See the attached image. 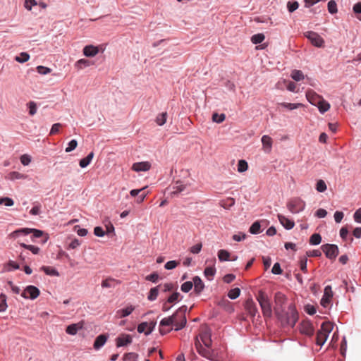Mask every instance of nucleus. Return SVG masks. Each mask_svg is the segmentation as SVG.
Returning <instances> with one entry per match:
<instances>
[{
  "label": "nucleus",
  "mask_w": 361,
  "mask_h": 361,
  "mask_svg": "<svg viewBox=\"0 0 361 361\" xmlns=\"http://www.w3.org/2000/svg\"><path fill=\"white\" fill-rule=\"evenodd\" d=\"M300 331L302 334L312 336L314 332V328L312 323L309 321H302L300 324Z\"/></svg>",
  "instance_id": "11"
},
{
  "label": "nucleus",
  "mask_w": 361,
  "mask_h": 361,
  "mask_svg": "<svg viewBox=\"0 0 361 361\" xmlns=\"http://www.w3.org/2000/svg\"><path fill=\"white\" fill-rule=\"evenodd\" d=\"M132 337L129 334H122L116 339V344L118 348L126 346L132 343Z\"/></svg>",
  "instance_id": "12"
},
{
  "label": "nucleus",
  "mask_w": 361,
  "mask_h": 361,
  "mask_svg": "<svg viewBox=\"0 0 361 361\" xmlns=\"http://www.w3.org/2000/svg\"><path fill=\"white\" fill-rule=\"evenodd\" d=\"M353 10L357 15V18L361 20V2H358L353 6Z\"/></svg>",
  "instance_id": "54"
},
{
  "label": "nucleus",
  "mask_w": 361,
  "mask_h": 361,
  "mask_svg": "<svg viewBox=\"0 0 361 361\" xmlns=\"http://www.w3.org/2000/svg\"><path fill=\"white\" fill-rule=\"evenodd\" d=\"M286 301V297L284 294L281 292L276 293L274 295L275 307L274 310L282 326H290L293 327L295 326L298 319V313L295 309V305L290 304L288 306V313L291 314V317L290 318L283 317L281 311V310H283V305L285 304Z\"/></svg>",
  "instance_id": "1"
},
{
  "label": "nucleus",
  "mask_w": 361,
  "mask_h": 361,
  "mask_svg": "<svg viewBox=\"0 0 361 361\" xmlns=\"http://www.w3.org/2000/svg\"><path fill=\"white\" fill-rule=\"evenodd\" d=\"M167 117V112H162L161 114H159L156 117L155 122L158 126H162L166 123Z\"/></svg>",
  "instance_id": "26"
},
{
  "label": "nucleus",
  "mask_w": 361,
  "mask_h": 361,
  "mask_svg": "<svg viewBox=\"0 0 361 361\" xmlns=\"http://www.w3.org/2000/svg\"><path fill=\"white\" fill-rule=\"evenodd\" d=\"M186 310V306H182L178 310H176V312L172 316L162 319L160 322V326L163 327L173 325V320L178 317L184 321V312H185Z\"/></svg>",
  "instance_id": "5"
},
{
  "label": "nucleus",
  "mask_w": 361,
  "mask_h": 361,
  "mask_svg": "<svg viewBox=\"0 0 361 361\" xmlns=\"http://www.w3.org/2000/svg\"><path fill=\"white\" fill-rule=\"evenodd\" d=\"M180 296V293L178 292L173 293L167 299V302L173 303L178 300L179 297Z\"/></svg>",
  "instance_id": "60"
},
{
  "label": "nucleus",
  "mask_w": 361,
  "mask_h": 361,
  "mask_svg": "<svg viewBox=\"0 0 361 361\" xmlns=\"http://www.w3.org/2000/svg\"><path fill=\"white\" fill-rule=\"evenodd\" d=\"M39 293L40 291L37 287L34 286H28L26 287L21 295L25 298L35 300L39 295Z\"/></svg>",
  "instance_id": "8"
},
{
  "label": "nucleus",
  "mask_w": 361,
  "mask_h": 361,
  "mask_svg": "<svg viewBox=\"0 0 361 361\" xmlns=\"http://www.w3.org/2000/svg\"><path fill=\"white\" fill-rule=\"evenodd\" d=\"M316 106L318 107L319 111L322 114L326 112L330 109L329 103L324 100L323 98L322 99V101H319V104H317Z\"/></svg>",
  "instance_id": "28"
},
{
  "label": "nucleus",
  "mask_w": 361,
  "mask_h": 361,
  "mask_svg": "<svg viewBox=\"0 0 361 361\" xmlns=\"http://www.w3.org/2000/svg\"><path fill=\"white\" fill-rule=\"evenodd\" d=\"M78 145V142L75 140H72L69 142L68 147L66 148V152H70L74 150Z\"/></svg>",
  "instance_id": "58"
},
{
  "label": "nucleus",
  "mask_w": 361,
  "mask_h": 361,
  "mask_svg": "<svg viewBox=\"0 0 361 361\" xmlns=\"http://www.w3.org/2000/svg\"><path fill=\"white\" fill-rule=\"evenodd\" d=\"M322 241V237L318 233L313 234L310 238V243L311 245H319Z\"/></svg>",
  "instance_id": "46"
},
{
  "label": "nucleus",
  "mask_w": 361,
  "mask_h": 361,
  "mask_svg": "<svg viewBox=\"0 0 361 361\" xmlns=\"http://www.w3.org/2000/svg\"><path fill=\"white\" fill-rule=\"evenodd\" d=\"M278 219L282 226L288 230L292 229L295 226V223L293 220L286 217L282 214H278Z\"/></svg>",
  "instance_id": "16"
},
{
  "label": "nucleus",
  "mask_w": 361,
  "mask_h": 361,
  "mask_svg": "<svg viewBox=\"0 0 361 361\" xmlns=\"http://www.w3.org/2000/svg\"><path fill=\"white\" fill-rule=\"evenodd\" d=\"M262 142L264 148L270 150L272 146V139L269 135H263L262 137Z\"/></svg>",
  "instance_id": "34"
},
{
  "label": "nucleus",
  "mask_w": 361,
  "mask_h": 361,
  "mask_svg": "<svg viewBox=\"0 0 361 361\" xmlns=\"http://www.w3.org/2000/svg\"><path fill=\"white\" fill-rule=\"evenodd\" d=\"M245 309L252 317H254L258 312L256 304L252 298H248L245 301Z\"/></svg>",
  "instance_id": "14"
},
{
  "label": "nucleus",
  "mask_w": 361,
  "mask_h": 361,
  "mask_svg": "<svg viewBox=\"0 0 361 361\" xmlns=\"http://www.w3.org/2000/svg\"><path fill=\"white\" fill-rule=\"evenodd\" d=\"M99 53L97 47L87 45L83 48V54L87 57H94Z\"/></svg>",
  "instance_id": "18"
},
{
  "label": "nucleus",
  "mask_w": 361,
  "mask_h": 361,
  "mask_svg": "<svg viewBox=\"0 0 361 361\" xmlns=\"http://www.w3.org/2000/svg\"><path fill=\"white\" fill-rule=\"evenodd\" d=\"M108 339V336L106 334H100L98 336L94 342V348L99 350L102 348Z\"/></svg>",
  "instance_id": "21"
},
{
  "label": "nucleus",
  "mask_w": 361,
  "mask_h": 361,
  "mask_svg": "<svg viewBox=\"0 0 361 361\" xmlns=\"http://www.w3.org/2000/svg\"><path fill=\"white\" fill-rule=\"evenodd\" d=\"M156 323H151L149 324L147 322H142L137 326V331L139 333H145L146 335H149L153 331Z\"/></svg>",
  "instance_id": "15"
},
{
  "label": "nucleus",
  "mask_w": 361,
  "mask_h": 361,
  "mask_svg": "<svg viewBox=\"0 0 361 361\" xmlns=\"http://www.w3.org/2000/svg\"><path fill=\"white\" fill-rule=\"evenodd\" d=\"M226 118V116L224 114H219L217 113H214L212 115V121L217 123H222Z\"/></svg>",
  "instance_id": "47"
},
{
  "label": "nucleus",
  "mask_w": 361,
  "mask_h": 361,
  "mask_svg": "<svg viewBox=\"0 0 361 361\" xmlns=\"http://www.w3.org/2000/svg\"><path fill=\"white\" fill-rule=\"evenodd\" d=\"M192 280L194 290L197 294H200L204 290V284L202 279L197 276H195Z\"/></svg>",
  "instance_id": "20"
},
{
  "label": "nucleus",
  "mask_w": 361,
  "mask_h": 361,
  "mask_svg": "<svg viewBox=\"0 0 361 361\" xmlns=\"http://www.w3.org/2000/svg\"><path fill=\"white\" fill-rule=\"evenodd\" d=\"M145 279L147 281H152L153 283H157L158 281V279H159V275H158V274L154 272V273H152V274L147 276Z\"/></svg>",
  "instance_id": "63"
},
{
  "label": "nucleus",
  "mask_w": 361,
  "mask_h": 361,
  "mask_svg": "<svg viewBox=\"0 0 361 361\" xmlns=\"http://www.w3.org/2000/svg\"><path fill=\"white\" fill-rule=\"evenodd\" d=\"M306 97L307 99L312 104L316 106L317 104H319V101H322V99L323 98L322 96L316 93L312 90H308L306 92Z\"/></svg>",
  "instance_id": "13"
},
{
  "label": "nucleus",
  "mask_w": 361,
  "mask_h": 361,
  "mask_svg": "<svg viewBox=\"0 0 361 361\" xmlns=\"http://www.w3.org/2000/svg\"><path fill=\"white\" fill-rule=\"evenodd\" d=\"M271 272L274 274H281L283 272V270L281 268V265L279 263L276 262L274 264Z\"/></svg>",
  "instance_id": "62"
},
{
  "label": "nucleus",
  "mask_w": 361,
  "mask_h": 361,
  "mask_svg": "<svg viewBox=\"0 0 361 361\" xmlns=\"http://www.w3.org/2000/svg\"><path fill=\"white\" fill-rule=\"evenodd\" d=\"M138 355L135 353H128L123 355V361H136Z\"/></svg>",
  "instance_id": "48"
},
{
  "label": "nucleus",
  "mask_w": 361,
  "mask_h": 361,
  "mask_svg": "<svg viewBox=\"0 0 361 361\" xmlns=\"http://www.w3.org/2000/svg\"><path fill=\"white\" fill-rule=\"evenodd\" d=\"M6 295L4 293L0 295V312H4L7 309Z\"/></svg>",
  "instance_id": "40"
},
{
  "label": "nucleus",
  "mask_w": 361,
  "mask_h": 361,
  "mask_svg": "<svg viewBox=\"0 0 361 361\" xmlns=\"http://www.w3.org/2000/svg\"><path fill=\"white\" fill-rule=\"evenodd\" d=\"M27 176L17 171H12L8 175V178L14 180L16 179H25Z\"/></svg>",
  "instance_id": "32"
},
{
  "label": "nucleus",
  "mask_w": 361,
  "mask_h": 361,
  "mask_svg": "<svg viewBox=\"0 0 361 361\" xmlns=\"http://www.w3.org/2000/svg\"><path fill=\"white\" fill-rule=\"evenodd\" d=\"M260 224L258 221H256L252 224V226L250 227L249 231L252 234H257L260 232Z\"/></svg>",
  "instance_id": "45"
},
{
  "label": "nucleus",
  "mask_w": 361,
  "mask_h": 361,
  "mask_svg": "<svg viewBox=\"0 0 361 361\" xmlns=\"http://www.w3.org/2000/svg\"><path fill=\"white\" fill-rule=\"evenodd\" d=\"M333 324L330 322H323L321 329L317 333L316 344L317 345H323L331 331L333 330Z\"/></svg>",
  "instance_id": "3"
},
{
  "label": "nucleus",
  "mask_w": 361,
  "mask_h": 361,
  "mask_svg": "<svg viewBox=\"0 0 361 361\" xmlns=\"http://www.w3.org/2000/svg\"><path fill=\"white\" fill-rule=\"evenodd\" d=\"M30 59V55L26 52H22L19 56H16L15 59L19 63H25Z\"/></svg>",
  "instance_id": "42"
},
{
  "label": "nucleus",
  "mask_w": 361,
  "mask_h": 361,
  "mask_svg": "<svg viewBox=\"0 0 361 361\" xmlns=\"http://www.w3.org/2000/svg\"><path fill=\"white\" fill-rule=\"evenodd\" d=\"M199 337L201 339L202 342L207 348H210L212 345V339H211V331L207 327H204L201 330V332L199 334Z\"/></svg>",
  "instance_id": "9"
},
{
  "label": "nucleus",
  "mask_w": 361,
  "mask_h": 361,
  "mask_svg": "<svg viewBox=\"0 0 361 361\" xmlns=\"http://www.w3.org/2000/svg\"><path fill=\"white\" fill-rule=\"evenodd\" d=\"M316 189L318 192H322L326 190V185L323 180H319L316 185Z\"/></svg>",
  "instance_id": "52"
},
{
  "label": "nucleus",
  "mask_w": 361,
  "mask_h": 361,
  "mask_svg": "<svg viewBox=\"0 0 361 361\" xmlns=\"http://www.w3.org/2000/svg\"><path fill=\"white\" fill-rule=\"evenodd\" d=\"M5 204L6 206L11 207L14 204L13 200L10 197H1L0 204Z\"/></svg>",
  "instance_id": "55"
},
{
  "label": "nucleus",
  "mask_w": 361,
  "mask_h": 361,
  "mask_svg": "<svg viewBox=\"0 0 361 361\" xmlns=\"http://www.w3.org/2000/svg\"><path fill=\"white\" fill-rule=\"evenodd\" d=\"M230 253L226 250H220L218 252V257L220 261L229 260Z\"/></svg>",
  "instance_id": "38"
},
{
  "label": "nucleus",
  "mask_w": 361,
  "mask_h": 361,
  "mask_svg": "<svg viewBox=\"0 0 361 361\" xmlns=\"http://www.w3.org/2000/svg\"><path fill=\"white\" fill-rule=\"evenodd\" d=\"M185 312H184V321L180 319V317H176L173 320V325L175 326V330L178 331L183 329L186 324V317L185 314Z\"/></svg>",
  "instance_id": "23"
},
{
  "label": "nucleus",
  "mask_w": 361,
  "mask_h": 361,
  "mask_svg": "<svg viewBox=\"0 0 361 361\" xmlns=\"http://www.w3.org/2000/svg\"><path fill=\"white\" fill-rule=\"evenodd\" d=\"M290 76L295 81H300L305 78L303 73L300 70H293Z\"/></svg>",
  "instance_id": "33"
},
{
  "label": "nucleus",
  "mask_w": 361,
  "mask_h": 361,
  "mask_svg": "<svg viewBox=\"0 0 361 361\" xmlns=\"http://www.w3.org/2000/svg\"><path fill=\"white\" fill-rule=\"evenodd\" d=\"M186 186L181 182L177 181L175 185L172 187L171 194L177 195L185 189Z\"/></svg>",
  "instance_id": "27"
},
{
  "label": "nucleus",
  "mask_w": 361,
  "mask_h": 361,
  "mask_svg": "<svg viewBox=\"0 0 361 361\" xmlns=\"http://www.w3.org/2000/svg\"><path fill=\"white\" fill-rule=\"evenodd\" d=\"M322 250L326 257L329 259H334L338 255V247L334 244H325L322 246Z\"/></svg>",
  "instance_id": "7"
},
{
  "label": "nucleus",
  "mask_w": 361,
  "mask_h": 361,
  "mask_svg": "<svg viewBox=\"0 0 361 361\" xmlns=\"http://www.w3.org/2000/svg\"><path fill=\"white\" fill-rule=\"evenodd\" d=\"M248 165L246 161L245 160H240L238 164V171L240 173L245 172L247 170Z\"/></svg>",
  "instance_id": "50"
},
{
  "label": "nucleus",
  "mask_w": 361,
  "mask_h": 361,
  "mask_svg": "<svg viewBox=\"0 0 361 361\" xmlns=\"http://www.w3.org/2000/svg\"><path fill=\"white\" fill-rule=\"evenodd\" d=\"M161 288V285L154 287L150 289L147 296V299L150 301H154L157 298L159 294V288Z\"/></svg>",
  "instance_id": "29"
},
{
  "label": "nucleus",
  "mask_w": 361,
  "mask_h": 361,
  "mask_svg": "<svg viewBox=\"0 0 361 361\" xmlns=\"http://www.w3.org/2000/svg\"><path fill=\"white\" fill-rule=\"evenodd\" d=\"M20 245L21 247H24V248L31 251L35 255L38 254L39 252V248L38 247H37V246L32 245H27V244H25L23 243H20Z\"/></svg>",
  "instance_id": "44"
},
{
  "label": "nucleus",
  "mask_w": 361,
  "mask_h": 361,
  "mask_svg": "<svg viewBox=\"0 0 361 361\" xmlns=\"http://www.w3.org/2000/svg\"><path fill=\"white\" fill-rule=\"evenodd\" d=\"M305 202L300 198H293L287 203V208L292 214H298L304 210Z\"/></svg>",
  "instance_id": "4"
},
{
  "label": "nucleus",
  "mask_w": 361,
  "mask_h": 361,
  "mask_svg": "<svg viewBox=\"0 0 361 361\" xmlns=\"http://www.w3.org/2000/svg\"><path fill=\"white\" fill-rule=\"evenodd\" d=\"M299 4L298 1H288L287 3V8L289 12L292 13L298 8Z\"/></svg>",
  "instance_id": "51"
},
{
  "label": "nucleus",
  "mask_w": 361,
  "mask_h": 361,
  "mask_svg": "<svg viewBox=\"0 0 361 361\" xmlns=\"http://www.w3.org/2000/svg\"><path fill=\"white\" fill-rule=\"evenodd\" d=\"M304 35L310 41L312 45L317 47H324V40L318 33L313 31H307Z\"/></svg>",
  "instance_id": "6"
},
{
  "label": "nucleus",
  "mask_w": 361,
  "mask_h": 361,
  "mask_svg": "<svg viewBox=\"0 0 361 361\" xmlns=\"http://www.w3.org/2000/svg\"><path fill=\"white\" fill-rule=\"evenodd\" d=\"M192 281H186L181 285L180 289L183 292L188 293L192 289Z\"/></svg>",
  "instance_id": "53"
},
{
  "label": "nucleus",
  "mask_w": 361,
  "mask_h": 361,
  "mask_svg": "<svg viewBox=\"0 0 361 361\" xmlns=\"http://www.w3.org/2000/svg\"><path fill=\"white\" fill-rule=\"evenodd\" d=\"M30 228H23L14 231L9 234V237L11 238H16L21 235H27L30 233Z\"/></svg>",
  "instance_id": "22"
},
{
  "label": "nucleus",
  "mask_w": 361,
  "mask_h": 361,
  "mask_svg": "<svg viewBox=\"0 0 361 361\" xmlns=\"http://www.w3.org/2000/svg\"><path fill=\"white\" fill-rule=\"evenodd\" d=\"M28 107H29V114L31 115V116H33L36 114L37 112V105L35 104V102H30L28 104Z\"/></svg>",
  "instance_id": "59"
},
{
  "label": "nucleus",
  "mask_w": 361,
  "mask_h": 361,
  "mask_svg": "<svg viewBox=\"0 0 361 361\" xmlns=\"http://www.w3.org/2000/svg\"><path fill=\"white\" fill-rule=\"evenodd\" d=\"M328 11L331 14L337 13V5L335 1L331 0L328 2Z\"/></svg>",
  "instance_id": "49"
},
{
  "label": "nucleus",
  "mask_w": 361,
  "mask_h": 361,
  "mask_svg": "<svg viewBox=\"0 0 361 361\" xmlns=\"http://www.w3.org/2000/svg\"><path fill=\"white\" fill-rule=\"evenodd\" d=\"M265 37L263 34L262 33H259V34H256V35H254L252 37H251V41L253 44H259L261 42H262L264 39Z\"/></svg>",
  "instance_id": "43"
},
{
  "label": "nucleus",
  "mask_w": 361,
  "mask_h": 361,
  "mask_svg": "<svg viewBox=\"0 0 361 361\" xmlns=\"http://www.w3.org/2000/svg\"><path fill=\"white\" fill-rule=\"evenodd\" d=\"M37 71L38 73L41 75H46L49 73H51V70L49 68L43 66H39L37 67Z\"/></svg>",
  "instance_id": "56"
},
{
  "label": "nucleus",
  "mask_w": 361,
  "mask_h": 361,
  "mask_svg": "<svg viewBox=\"0 0 361 361\" xmlns=\"http://www.w3.org/2000/svg\"><path fill=\"white\" fill-rule=\"evenodd\" d=\"M135 310V307L133 305H129L126 308L119 310L117 311L116 314L120 318L126 317L130 315L133 311Z\"/></svg>",
  "instance_id": "24"
},
{
  "label": "nucleus",
  "mask_w": 361,
  "mask_h": 361,
  "mask_svg": "<svg viewBox=\"0 0 361 361\" xmlns=\"http://www.w3.org/2000/svg\"><path fill=\"white\" fill-rule=\"evenodd\" d=\"M235 204V200L232 197H228L225 200H222L220 202V205L225 208L229 209L231 207L233 206Z\"/></svg>",
  "instance_id": "36"
},
{
  "label": "nucleus",
  "mask_w": 361,
  "mask_h": 361,
  "mask_svg": "<svg viewBox=\"0 0 361 361\" xmlns=\"http://www.w3.org/2000/svg\"><path fill=\"white\" fill-rule=\"evenodd\" d=\"M240 294V290L238 288H235L230 290L228 293V296L230 299L234 300L239 297Z\"/></svg>",
  "instance_id": "39"
},
{
  "label": "nucleus",
  "mask_w": 361,
  "mask_h": 361,
  "mask_svg": "<svg viewBox=\"0 0 361 361\" xmlns=\"http://www.w3.org/2000/svg\"><path fill=\"white\" fill-rule=\"evenodd\" d=\"M81 327L79 324H73L67 326L66 331L70 335H75Z\"/></svg>",
  "instance_id": "30"
},
{
  "label": "nucleus",
  "mask_w": 361,
  "mask_h": 361,
  "mask_svg": "<svg viewBox=\"0 0 361 361\" xmlns=\"http://www.w3.org/2000/svg\"><path fill=\"white\" fill-rule=\"evenodd\" d=\"M256 299L260 305L264 317L265 319L271 318L272 317V308L271 300L267 294L262 290H260L256 295Z\"/></svg>",
  "instance_id": "2"
},
{
  "label": "nucleus",
  "mask_w": 361,
  "mask_h": 361,
  "mask_svg": "<svg viewBox=\"0 0 361 361\" xmlns=\"http://www.w3.org/2000/svg\"><path fill=\"white\" fill-rule=\"evenodd\" d=\"M91 65H92V63L89 60L85 59H82L75 62V68L79 71V70L82 69L85 67H88Z\"/></svg>",
  "instance_id": "25"
},
{
  "label": "nucleus",
  "mask_w": 361,
  "mask_h": 361,
  "mask_svg": "<svg viewBox=\"0 0 361 361\" xmlns=\"http://www.w3.org/2000/svg\"><path fill=\"white\" fill-rule=\"evenodd\" d=\"M150 164L147 161L137 162L133 164L132 169L135 171H147L150 169Z\"/></svg>",
  "instance_id": "19"
},
{
  "label": "nucleus",
  "mask_w": 361,
  "mask_h": 361,
  "mask_svg": "<svg viewBox=\"0 0 361 361\" xmlns=\"http://www.w3.org/2000/svg\"><path fill=\"white\" fill-rule=\"evenodd\" d=\"M114 281L111 279H107L102 282V288H111L114 286Z\"/></svg>",
  "instance_id": "64"
},
{
  "label": "nucleus",
  "mask_w": 361,
  "mask_h": 361,
  "mask_svg": "<svg viewBox=\"0 0 361 361\" xmlns=\"http://www.w3.org/2000/svg\"><path fill=\"white\" fill-rule=\"evenodd\" d=\"M279 105L283 107H285L289 110H293V109H295L302 106V104L300 103L293 104V103H286V102L280 103Z\"/></svg>",
  "instance_id": "41"
},
{
  "label": "nucleus",
  "mask_w": 361,
  "mask_h": 361,
  "mask_svg": "<svg viewBox=\"0 0 361 361\" xmlns=\"http://www.w3.org/2000/svg\"><path fill=\"white\" fill-rule=\"evenodd\" d=\"M20 162L22 163L23 165L24 166H27L30 164V163L31 162V158L29 155L27 154H23L20 157Z\"/></svg>",
  "instance_id": "61"
},
{
  "label": "nucleus",
  "mask_w": 361,
  "mask_h": 361,
  "mask_svg": "<svg viewBox=\"0 0 361 361\" xmlns=\"http://www.w3.org/2000/svg\"><path fill=\"white\" fill-rule=\"evenodd\" d=\"M216 273V269L213 267H206L204 271V276L209 279L212 280Z\"/></svg>",
  "instance_id": "37"
},
{
  "label": "nucleus",
  "mask_w": 361,
  "mask_h": 361,
  "mask_svg": "<svg viewBox=\"0 0 361 361\" xmlns=\"http://www.w3.org/2000/svg\"><path fill=\"white\" fill-rule=\"evenodd\" d=\"M200 355L206 357L207 359L212 361H216L215 355L213 350L210 349V348H201L199 350H197Z\"/></svg>",
  "instance_id": "17"
},
{
  "label": "nucleus",
  "mask_w": 361,
  "mask_h": 361,
  "mask_svg": "<svg viewBox=\"0 0 361 361\" xmlns=\"http://www.w3.org/2000/svg\"><path fill=\"white\" fill-rule=\"evenodd\" d=\"M179 264V262L175 260L169 261L164 265L165 269H173L176 268Z\"/></svg>",
  "instance_id": "57"
},
{
  "label": "nucleus",
  "mask_w": 361,
  "mask_h": 361,
  "mask_svg": "<svg viewBox=\"0 0 361 361\" xmlns=\"http://www.w3.org/2000/svg\"><path fill=\"white\" fill-rule=\"evenodd\" d=\"M41 269L43 270L44 273L47 275L56 276H58L59 275L58 271L56 269L51 267L43 266L42 267Z\"/></svg>",
  "instance_id": "35"
},
{
  "label": "nucleus",
  "mask_w": 361,
  "mask_h": 361,
  "mask_svg": "<svg viewBox=\"0 0 361 361\" xmlns=\"http://www.w3.org/2000/svg\"><path fill=\"white\" fill-rule=\"evenodd\" d=\"M333 297V291L331 287L330 286H327L324 288V295L321 300V305L326 307L331 302V300Z\"/></svg>",
  "instance_id": "10"
},
{
  "label": "nucleus",
  "mask_w": 361,
  "mask_h": 361,
  "mask_svg": "<svg viewBox=\"0 0 361 361\" xmlns=\"http://www.w3.org/2000/svg\"><path fill=\"white\" fill-rule=\"evenodd\" d=\"M94 157V153L92 152H90L86 157L80 159V166L82 168H85L91 162L92 159Z\"/></svg>",
  "instance_id": "31"
}]
</instances>
